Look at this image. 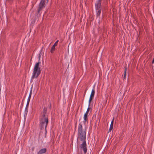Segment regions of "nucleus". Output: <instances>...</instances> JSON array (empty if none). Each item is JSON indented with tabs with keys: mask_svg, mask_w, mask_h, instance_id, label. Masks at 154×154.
I'll return each mask as SVG.
<instances>
[{
	"mask_svg": "<svg viewBox=\"0 0 154 154\" xmlns=\"http://www.w3.org/2000/svg\"><path fill=\"white\" fill-rule=\"evenodd\" d=\"M29 101H30V100H27V104H26V105H27V106L29 105Z\"/></svg>",
	"mask_w": 154,
	"mask_h": 154,
	"instance_id": "f3484780",
	"label": "nucleus"
},
{
	"mask_svg": "<svg viewBox=\"0 0 154 154\" xmlns=\"http://www.w3.org/2000/svg\"><path fill=\"white\" fill-rule=\"evenodd\" d=\"M48 0H47V2L48 3Z\"/></svg>",
	"mask_w": 154,
	"mask_h": 154,
	"instance_id": "5701e85b",
	"label": "nucleus"
},
{
	"mask_svg": "<svg viewBox=\"0 0 154 154\" xmlns=\"http://www.w3.org/2000/svg\"><path fill=\"white\" fill-rule=\"evenodd\" d=\"M41 53L39 54L38 55V60L39 61L40 60V57H41Z\"/></svg>",
	"mask_w": 154,
	"mask_h": 154,
	"instance_id": "dca6fc26",
	"label": "nucleus"
},
{
	"mask_svg": "<svg viewBox=\"0 0 154 154\" xmlns=\"http://www.w3.org/2000/svg\"><path fill=\"white\" fill-rule=\"evenodd\" d=\"M32 87L31 88V90L30 91V93H29V95H30V96H31L32 91Z\"/></svg>",
	"mask_w": 154,
	"mask_h": 154,
	"instance_id": "2eb2a0df",
	"label": "nucleus"
},
{
	"mask_svg": "<svg viewBox=\"0 0 154 154\" xmlns=\"http://www.w3.org/2000/svg\"><path fill=\"white\" fill-rule=\"evenodd\" d=\"M34 147H33L32 149V151H33L34 150Z\"/></svg>",
	"mask_w": 154,
	"mask_h": 154,
	"instance_id": "aec40b11",
	"label": "nucleus"
},
{
	"mask_svg": "<svg viewBox=\"0 0 154 154\" xmlns=\"http://www.w3.org/2000/svg\"><path fill=\"white\" fill-rule=\"evenodd\" d=\"M86 129L85 128L83 130L82 126L81 123L79 124L78 128L77 139L83 142L81 145V148L83 150L84 154H86L87 152V144L86 141Z\"/></svg>",
	"mask_w": 154,
	"mask_h": 154,
	"instance_id": "f257e3e1",
	"label": "nucleus"
},
{
	"mask_svg": "<svg viewBox=\"0 0 154 154\" xmlns=\"http://www.w3.org/2000/svg\"><path fill=\"white\" fill-rule=\"evenodd\" d=\"M125 70H124V79L125 78L126 74V71H127V68L126 66H125L124 67Z\"/></svg>",
	"mask_w": 154,
	"mask_h": 154,
	"instance_id": "f8f14e48",
	"label": "nucleus"
},
{
	"mask_svg": "<svg viewBox=\"0 0 154 154\" xmlns=\"http://www.w3.org/2000/svg\"><path fill=\"white\" fill-rule=\"evenodd\" d=\"M29 106L26 105V107L25 108V114H26V115L27 114L28 111V109Z\"/></svg>",
	"mask_w": 154,
	"mask_h": 154,
	"instance_id": "ddd939ff",
	"label": "nucleus"
},
{
	"mask_svg": "<svg viewBox=\"0 0 154 154\" xmlns=\"http://www.w3.org/2000/svg\"><path fill=\"white\" fill-rule=\"evenodd\" d=\"M94 97H92V96H90V98H89V104H88L89 107L90 106V105L91 102V101L93 99Z\"/></svg>",
	"mask_w": 154,
	"mask_h": 154,
	"instance_id": "9d476101",
	"label": "nucleus"
},
{
	"mask_svg": "<svg viewBox=\"0 0 154 154\" xmlns=\"http://www.w3.org/2000/svg\"><path fill=\"white\" fill-rule=\"evenodd\" d=\"M59 42V40H57V41L55 42L54 43V45H54V46H56L57 45V44H58V43Z\"/></svg>",
	"mask_w": 154,
	"mask_h": 154,
	"instance_id": "4468645a",
	"label": "nucleus"
},
{
	"mask_svg": "<svg viewBox=\"0 0 154 154\" xmlns=\"http://www.w3.org/2000/svg\"><path fill=\"white\" fill-rule=\"evenodd\" d=\"M114 122V118L112 120L111 124L110 126V128L109 130V132H110L111 131L113 127V125Z\"/></svg>",
	"mask_w": 154,
	"mask_h": 154,
	"instance_id": "6e6552de",
	"label": "nucleus"
},
{
	"mask_svg": "<svg viewBox=\"0 0 154 154\" xmlns=\"http://www.w3.org/2000/svg\"><path fill=\"white\" fill-rule=\"evenodd\" d=\"M31 97V96H30V95H29L28 99V100H30Z\"/></svg>",
	"mask_w": 154,
	"mask_h": 154,
	"instance_id": "a211bd4d",
	"label": "nucleus"
},
{
	"mask_svg": "<svg viewBox=\"0 0 154 154\" xmlns=\"http://www.w3.org/2000/svg\"><path fill=\"white\" fill-rule=\"evenodd\" d=\"M94 86L93 89L92 90L90 96L94 97L95 94Z\"/></svg>",
	"mask_w": 154,
	"mask_h": 154,
	"instance_id": "1a4fd4ad",
	"label": "nucleus"
},
{
	"mask_svg": "<svg viewBox=\"0 0 154 154\" xmlns=\"http://www.w3.org/2000/svg\"><path fill=\"white\" fill-rule=\"evenodd\" d=\"M90 109L91 108L88 106V108L87 109L86 112L84 114V121H83V122L84 123H85V122L88 121V115Z\"/></svg>",
	"mask_w": 154,
	"mask_h": 154,
	"instance_id": "39448f33",
	"label": "nucleus"
},
{
	"mask_svg": "<svg viewBox=\"0 0 154 154\" xmlns=\"http://www.w3.org/2000/svg\"><path fill=\"white\" fill-rule=\"evenodd\" d=\"M41 1L42 2H45V0H41Z\"/></svg>",
	"mask_w": 154,
	"mask_h": 154,
	"instance_id": "4be33fe9",
	"label": "nucleus"
},
{
	"mask_svg": "<svg viewBox=\"0 0 154 154\" xmlns=\"http://www.w3.org/2000/svg\"><path fill=\"white\" fill-rule=\"evenodd\" d=\"M101 0H97L95 4V10L97 12V17L100 16L101 12Z\"/></svg>",
	"mask_w": 154,
	"mask_h": 154,
	"instance_id": "20e7f679",
	"label": "nucleus"
},
{
	"mask_svg": "<svg viewBox=\"0 0 154 154\" xmlns=\"http://www.w3.org/2000/svg\"><path fill=\"white\" fill-rule=\"evenodd\" d=\"M45 5V2L40 1L39 5V7L38 10V13H39L40 11L42 10Z\"/></svg>",
	"mask_w": 154,
	"mask_h": 154,
	"instance_id": "423d86ee",
	"label": "nucleus"
},
{
	"mask_svg": "<svg viewBox=\"0 0 154 154\" xmlns=\"http://www.w3.org/2000/svg\"><path fill=\"white\" fill-rule=\"evenodd\" d=\"M51 104L50 103L49 105V108L50 109H51Z\"/></svg>",
	"mask_w": 154,
	"mask_h": 154,
	"instance_id": "6ab92c4d",
	"label": "nucleus"
},
{
	"mask_svg": "<svg viewBox=\"0 0 154 154\" xmlns=\"http://www.w3.org/2000/svg\"><path fill=\"white\" fill-rule=\"evenodd\" d=\"M47 110V108L45 107H44L43 111H42L41 112V118L40 119V129L41 130H43L44 127H45V134H46L47 132L46 128L48 123V115L46 114Z\"/></svg>",
	"mask_w": 154,
	"mask_h": 154,
	"instance_id": "f03ea898",
	"label": "nucleus"
},
{
	"mask_svg": "<svg viewBox=\"0 0 154 154\" xmlns=\"http://www.w3.org/2000/svg\"><path fill=\"white\" fill-rule=\"evenodd\" d=\"M7 0L8 1L11 2V1H12V0Z\"/></svg>",
	"mask_w": 154,
	"mask_h": 154,
	"instance_id": "412c9836",
	"label": "nucleus"
},
{
	"mask_svg": "<svg viewBox=\"0 0 154 154\" xmlns=\"http://www.w3.org/2000/svg\"><path fill=\"white\" fill-rule=\"evenodd\" d=\"M47 151V149L45 148H44L41 149L38 152L41 154H42L45 153Z\"/></svg>",
	"mask_w": 154,
	"mask_h": 154,
	"instance_id": "0eeeda50",
	"label": "nucleus"
},
{
	"mask_svg": "<svg viewBox=\"0 0 154 154\" xmlns=\"http://www.w3.org/2000/svg\"><path fill=\"white\" fill-rule=\"evenodd\" d=\"M55 46H54V45H53L52 47L51 48L50 52L51 53H53L55 50Z\"/></svg>",
	"mask_w": 154,
	"mask_h": 154,
	"instance_id": "9b49d317",
	"label": "nucleus"
},
{
	"mask_svg": "<svg viewBox=\"0 0 154 154\" xmlns=\"http://www.w3.org/2000/svg\"><path fill=\"white\" fill-rule=\"evenodd\" d=\"M41 62L39 61L35 64L33 69L31 79L37 78L40 74L41 72V67H39V64ZM31 82H32V80H31Z\"/></svg>",
	"mask_w": 154,
	"mask_h": 154,
	"instance_id": "7ed1b4c3",
	"label": "nucleus"
}]
</instances>
